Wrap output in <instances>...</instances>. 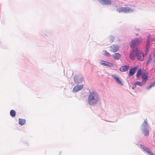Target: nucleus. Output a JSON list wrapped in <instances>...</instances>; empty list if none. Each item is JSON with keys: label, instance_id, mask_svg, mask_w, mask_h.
Masks as SVG:
<instances>
[{"label": "nucleus", "instance_id": "1", "mask_svg": "<svg viewBox=\"0 0 155 155\" xmlns=\"http://www.w3.org/2000/svg\"><path fill=\"white\" fill-rule=\"evenodd\" d=\"M129 57L132 60H134L136 57H137V60L140 61H143L144 60L143 52L140 50L139 48L132 49Z\"/></svg>", "mask_w": 155, "mask_h": 155}, {"label": "nucleus", "instance_id": "2", "mask_svg": "<svg viewBox=\"0 0 155 155\" xmlns=\"http://www.w3.org/2000/svg\"><path fill=\"white\" fill-rule=\"evenodd\" d=\"M99 96L95 91H89L88 96L87 103L90 105L96 104L99 101Z\"/></svg>", "mask_w": 155, "mask_h": 155}, {"label": "nucleus", "instance_id": "3", "mask_svg": "<svg viewBox=\"0 0 155 155\" xmlns=\"http://www.w3.org/2000/svg\"><path fill=\"white\" fill-rule=\"evenodd\" d=\"M149 128V126L148 125L147 121L145 120L141 126V130L145 136H148Z\"/></svg>", "mask_w": 155, "mask_h": 155}, {"label": "nucleus", "instance_id": "4", "mask_svg": "<svg viewBox=\"0 0 155 155\" xmlns=\"http://www.w3.org/2000/svg\"><path fill=\"white\" fill-rule=\"evenodd\" d=\"M142 39L141 37L136 38L132 40L130 43V46L133 48H135V47L138 45H139L142 42Z\"/></svg>", "mask_w": 155, "mask_h": 155}, {"label": "nucleus", "instance_id": "5", "mask_svg": "<svg viewBox=\"0 0 155 155\" xmlns=\"http://www.w3.org/2000/svg\"><path fill=\"white\" fill-rule=\"evenodd\" d=\"M117 11L119 12H123L124 13H128L133 12L134 10L129 7H121L117 8Z\"/></svg>", "mask_w": 155, "mask_h": 155}, {"label": "nucleus", "instance_id": "6", "mask_svg": "<svg viewBox=\"0 0 155 155\" xmlns=\"http://www.w3.org/2000/svg\"><path fill=\"white\" fill-rule=\"evenodd\" d=\"M99 63L103 66L108 67H112L113 66V64L112 63L103 60H100L99 61Z\"/></svg>", "mask_w": 155, "mask_h": 155}, {"label": "nucleus", "instance_id": "7", "mask_svg": "<svg viewBox=\"0 0 155 155\" xmlns=\"http://www.w3.org/2000/svg\"><path fill=\"white\" fill-rule=\"evenodd\" d=\"M84 78L81 76H75L74 77V81L76 84H80L84 80Z\"/></svg>", "mask_w": 155, "mask_h": 155}, {"label": "nucleus", "instance_id": "8", "mask_svg": "<svg viewBox=\"0 0 155 155\" xmlns=\"http://www.w3.org/2000/svg\"><path fill=\"white\" fill-rule=\"evenodd\" d=\"M155 56V51H153L149 55L148 58L146 63V65L148 66L151 62L152 59Z\"/></svg>", "mask_w": 155, "mask_h": 155}, {"label": "nucleus", "instance_id": "9", "mask_svg": "<svg viewBox=\"0 0 155 155\" xmlns=\"http://www.w3.org/2000/svg\"><path fill=\"white\" fill-rule=\"evenodd\" d=\"M84 85L83 84L81 85H77L73 88L72 92L73 93H76L78 91L81 90L84 87Z\"/></svg>", "mask_w": 155, "mask_h": 155}, {"label": "nucleus", "instance_id": "10", "mask_svg": "<svg viewBox=\"0 0 155 155\" xmlns=\"http://www.w3.org/2000/svg\"><path fill=\"white\" fill-rule=\"evenodd\" d=\"M112 76L113 78L118 84L122 86L123 85V83L121 81L120 78L117 75H112Z\"/></svg>", "mask_w": 155, "mask_h": 155}, {"label": "nucleus", "instance_id": "11", "mask_svg": "<svg viewBox=\"0 0 155 155\" xmlns=\"http://www.w3.org/2000/svg\"><path fill=\"white\" fill-rule=\"evenodd\" d=\"M110 51L111 52L114 53L118 51L119 46L117 45H112L110 47Z\"/></svg>", "mask_w": 155, "mask_h": 155}, {"label": "nucleus", "instance_id": "12", "mask_svg": "<svg viewBox=\"0 0 155 155\" xmlns=\"http://www.w3.org/2000/svg\"><path fill=\"white\" fill-rule=\"evenodd\" d=\"M101 4L104 5H109L111 4V0H98Z\"/></svg>", "mask_w": 155, "mask_h": 155}, {"label": "nucleus", "instance_id": "13", "mask_svg": "<svg viewBox=\"0 0 155 155\" xmlns=\"http://www.w3.org/2000/svg\"><path fill=\"white\" fill-rule=\"evenodd\" d=\"M150 35L149 34L148 35L147 37V40L146 41V49L149 48L150 46V43L151 42H152V40L150 38Z\"/></svg>", "mask_w": 155, "mask_h": 155}, {"label": "nucleus", "instance_id": "14", "mask_svg": "<svg viewBox=\"0 0 155 155\" xmlns=\"http://www.w3.org/2000/svg\"><path fill=\"white\" fill-rule=\"evenodd\" d=\"M141 77L142 79V81L144 83V84H145L148 80V76L147 74L145 72H144V74H142Z\"/></svg>", "mask_w": 155, "mask_h": 155}, {"label": "nucleus", "instance_id": "15", "mask_svg": "<svg viewBox=\"0 0 155 155\" xmlns=\"http://www.w3.org/2000/svg\"><path fill=\"white\" fill-rule=\"evenodd\" d=\"M129 65H127L121 66L120 68V70L122 72H124L127 71L129 69Z\"/></svg>", "mask_w": 155, "mask_h": 155}, {"label": "nucleus", "instance_id": "16", "mask_svg": "<svg viewBox=\"0 0 155 155\" xmlns=\"http://www.w3.org/2000/svg\"><path fill=\"white\" fill-rule=\"evenodd\" d=\"M140 148H142L144 151L147 152L148 154H150L152 151L150 150L147 147L143 145H140Z\"/></svg>", "mask_w": 155, "mask_h": 155}, {"label": "nucleus", "instance_id": "17", "mask_svg": "<svg viewBox=\"0 0 155 155\" xmlns=\"http://www.w3.org/2000/svg\"><path fill=\"white\" fill-rule=\"evenodd\" d=\"M137 68L135 67H133L130 69L129 71L128 76L129 77L132 76L135 73Z\"/></svg>", "mask_w": 155, "mask_h": 155}, {"label": "nucleus", "instance_id": "18", "mask_svg": "<svg viewBox=\"0 0 155 155\" xmlns=\"http://www.w3.org/2000/svg\"><path fill=\"white\" fill-rule=\"evenodd\" d=\"M121 57V55L119 53H116L113 54V57L114 60H118Z\"/></svg>", "mask_w": 155, "mask_h": 155}, {"label": "nucleus", "instance_id": "19", "mask_svg": "<svg viewBox=\"0 0 155 155\" xmlns=\"http://www.w3.org/2000/svg\"><path fill=\"white\" fill-rule=\"evenodd\" d=\"M26 120L24 119H22L21 118L19 119V124L21 125H22L25 124Z\"/></svg>", "mask_w": 155, "mask_h": 155}, {"label": "nucleus", "instance_id": "20", "mask_svg": "<svg viewBox=\"0 0 155 155\" xmlns=\"http://www.w3.org/2000/svg\"><path fill=\"white\" fill-rule=\"evenodd\" d=\"M135 83L136 86L138 85L140 86H142L145 84L142 81L141 82L136 81Z\"/></svg>", "mask_w": 155, "mask_h": 155}, {"label": "nucleus", "instance_id": "21", "mask_svg": "<svg viewBox=\"0 0 155 155\" xmlns=\"http://www.w3.org/2000/svg\"><path fill=\"white\" fill-rule=\"evenodd\" d=\"M144 73L143 72H141L140 69L139 70L136 74V77L137 78H138L140 76H141V77L142 74H144Z\"/></svg>", "mask_w": 155, "mask_h": 155}, {"label": "nucleus", "instance_id": "22", "mask_svg": "<svg viewBox=\"0 0 155 155\" xmlns=\"http://www.w3.org/2000/svg\"><path fill=\"white\" fill-rule=\"evenodd\" d=\"M102 54L103 55L108 57H109L110 55V53L105 50H104L103 51Z\"/></svg>", "mask_w": 155, "mask_h": 155}, {"label": "nucleus", "instance_id": "23", "mask_svg": "<svg viewBox=\"0 0 155 155\" xmlns=\"http://www.w3.org/2000/svg\"><path fill=\"white\" fill-rule=\"evenodd\" d=\"M10 115L12 117H14L16 115V112L15 110H12L10 111Z\"/></svg>", "mask_w": 155, "mask_h": 155}, {"label": "nucleus", "instance_id": "24", "mask_svg": "<svg viewBox=\"0 0 155 155\" xmlns=\"http://www.w3.org/2000/svg\"><path fill=\"white\" fill-rule=\"evenodd\" d=\"M114 37L113 36L110 35L109 36V40L110 42H113L114 41Z\"/></svg>", "mask_w": 155, "mask_h": 155}, {"label": "nucleus", "instance_id": "25", "mask_svg": "<svg viewBox=\"0 0 155 155\" xmlns=\"http://www.w3.org/2000/svg\"><path fill=\"white\" fill-rule=\"evenodd\" d=\"M148 49H146V51L145 52V55H147V54H148Z\"/></svg>", "mask_w": 155, "mask_h": 155}, {"label": "nucleus", "instance_id": "26", "mask_svg": "<svg viewBox=\"0 0 155 155\" xmlns=\"http://www.w3.org/2000/svg\"><path fill=\"white\" fill-rule=\"evenodd\" d=\"M136 84H135V83H134L132 89H134L136 87Z\"/></svg>", "mask_w": 155, "mask_h": 155}, {"label": "nucleus", "instance_id": "27", "mask_svg": "<svg viewBox=\"0 0 155 155\" xmlns=\"http://www.w3.org/2000/svg\"><path fill=\"white\" fill-rule=\"evenodd\" d=\"M150 155H155V154L152 151L149 154Z\"/></svg>", "mask_w": 155, "mask_h": 155}, {"label": "nucleus", "instance_id": "28", "mask_svg": "<svg viewBox=\"0 0 155 155\" xmlns=\"http://www.w3.org/2000/svg\"><path fill=\"white\" fill-rule=\"evenodd\" d=\"M154 61L155 62V58L154 59Z\"/></svg>", "mask_w": 155, "mask_h": 155}]
</instances>
